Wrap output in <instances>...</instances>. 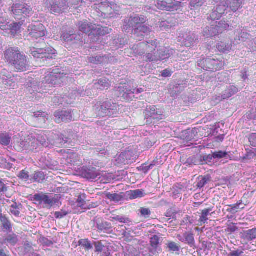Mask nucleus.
Returning <instances> with one entry per match:
<instances>
[{
    "label": "nucleus",
    "instance_id": "1",
    "mask_svg": "<svg viewBox=\"0 0 256 256\" xmlns=\"http://www.w3.org/2000/svg\"><path fill=\"white\" fill-rule=\"evenodd\" d=\"M56 50L52 47L46 48H31L28 54L32 55L36 61L42 66L51 64L52 61L56 56Z\"/></svg>",
    "mask_w": 256,
    "mask_h": 256
},
{
    "label": "nucleus",
    "instance_id": "2",
    "mask_svg": "<svg viewBox=\"0 0 256 256\" xmlns=\"http://www.w3.org/2000/svg\"><path fill=\"white\" fill-rule=\"evenodd\" d=\"M119 106L110 101L97 102L93 106V110L98 117H114L118 114Z\"/></svg>",
    "mask_w": 256,
    "mask_h": 256
},
{
    "label": "nucleus",
    "instance_id": "3",
    "mask_svg": "<svg viewBox=\"0 0 256 256\" xmlns=\"http://www.w3.org/2000/svg\"><path fill=\"white\" fill-rule=\"evenodd\" d=\"M66 74L64 73L62 68L56 67L45 76L42 84L60 85L64 82L66 78Z\"/></svg>",
    "mask_w": 256,
    "mask_h": 256
},
{
    "label": "nucleus",
    "instance_id": "4",
    "mask_svg": "<svg viewBox=\"0 0 256 256\" xmlns=\"http://www.w3.org/2000/svg\"><path fill=\"white\" fill-rule=\"evenodd\" d=\"M197 63L198 66L204 70L212 72L219 70L224 66V62L210 58H200Z\"/></svg>",
    "mask_w": 256,
    "mask_h": 256
},
{
    "label": "nucleus",
    "instance_id": "5",
    "mask_svg": "<svg viewBox=\"0 0 256 256\" xmlns=\"http://www.w3.org/2000/svg\"><path fill=\"white\" fill-rule=\"evenodd\" d=\"M44 4L48 12L54 14H62L68 8L66 0H46Z\"/></svg>",
    "mask_w": 256,
    "mask_h": 256
},
{
    "label": "nucleus",
    "instance_id": "6",
    "mask_svg": "<svg viewBox=\"0 0 256 256\" xmlns=\"http://www.w3.org/2000/svg\"><path fill=\"white\" fill-rule=\"evenodd\" d=\"M34 200L40 204H43V208H51L58 204L60 197V195L48 196L45 194H37L34 196Z\"/></svg>",
    "mask_w": 256,
    "mask_h": 256
},
{
    "label": "nucleus",
    "instance_id": "7",
    "mask_svg": "<svg viewBox=\"0 0 256 256\" xmlns=\"http://www.w3.org/2000/svg\"><path fill=\"white\" fill-rule=\"evenodd\" d=\"M229 27V24L225 21L212 23L210 26H206L203 30V35L206 38H212L222 34Z\"/></svg>",
    "mask_w": 256,
    "mask_h": 256
},
{
    "label": "nucleus",
    "instance_id": "8",
    "mask_svg": "<svg viewBox=\"0 0 256 256\" xmlns=\"http://www.w3.org/2000/svg\"><path fill=\"white\" fill-rule=\"evenodd\" d=\"M174 50L170 48H164L160 49L157 52V54L156 53L146 54V55L144 57V60L146 62H158V60H163L170 58L174 55Z\"/></svg>",
    "mask_w": 256,
    "mask_h": 256
},
{
    "label": "nucleus",
    "instance_id": "9",
    "mask_svg": "<svg viewBox=\"0 0 256 256\" xmlns=\"http://www.w3.org/2000/svg\"><path fill=\"white\" fill-rule=\"evenodd\" d=\"M164 112L163 110L158 108L155 106H147L144 114L147 122H152L154 120V123L164 118Z\"/></svg>",
    "mask_w": 256,
    "mask_h": 256
},
{
    "label": "nucleus",
    "instance_id": "10",
    "mask_svg": "<svg viewBox=\"0 0 256 256\" xmlns=\"http://www.w3.org/2000/svg\"><path fill=\"white\" fill-rule=\"evenodd\" d=\"M10 11L12 12L14 17L16 19L20 20L32 14V8L25 4H14L10 8Z\"/></svg>",
    "mask_w": 256,
    "mask_h": 256
},
{
    "label": "nucleus",
    "instance_id": "11",
    "mask_svg": "<svg viewBox=\"0 0 256 256\" xmlns=\"http://www.w3.org/2000/svg\"><path fill=\"white\" fill-rule=\"evenodd\" d=\"M99 11L101 12V16L104 18H112L114 14H119L120 7L117 4L110 2H102L99 4Z\"/></svg>",
    "mask_w": 256,
    "mask_h": 256
},
{
    "label": "nucleus",
    "instance_id": "12",
    "mask_svg": "<svg viewBox=\"0 0 256 256\" xmlns=\"http://www.w3.org/2000/svg\"><path fill=\"white\" fill-rule=\"evenodd\" d=\"M28 30L29 32L28 36L34 40L38 38H41L46 35L45 27L39 22L30 24L28 28Z\"/></svg>",
    "mask_w": 256,
    "mask_h": 256
},
{
    "label": "nucleus",
    "instance_id": "13",
    "mask_svg": "<svg viewBox=\"0 0 256 256\" xmlns=\"http://www.w3.org/2000/svg\"><path fill=\"white\" fill-rule=\"evenodd\" d=\"M180 38L182 44L187 48L193 46L198 42V36L194 32H186Z\"/></svg>",
    "mask_w": 256,
    "mask_h": 256
},
{
    "label": "nucleus",
    "instance_id": "14",
    "mask_svg": "<svg viewBox=\"0 0 256 256\" xmlns=\"http://www.w3.org/2000/svg\"><path fill=\"white\" fill-rule=\"evenodd\" d=\"M10 66L18 72H24L28 69L29 64L26 55L22 52Z\"/></svg>",
    "mask_w": 256,
    "mask_h": 256
},
{
    "label": "nucleus",
    "instance_id": "15",
    "mask_svg": "<svg viewBox=\"0 0 256 256\" xmlns=\"http://www.w3.org/2000/svg\"><path fill=\"white\" fill-rule=\"evenodd\" d=\"M83 34H76L72 30L62 32V38L65 42L70 44L82 42L83 40Z\"/></svg>",
    "mask_w": 256,
    "mask_h": 256
},
{
    "label": "nucleus",
    "instance_id": "16",
    "mask_svg": "<svg viewBox=\"0 0 256 256\" xmlns=\"http://www.w3.org/2000/svg\"><path fill=\"white\" fill-rule=\"evenodd\" d=\"M180 5V2L175 0H157L156 6L158 8L167 11L176 10Z\"/></svg>",
    "mask_w": 256,
    "mask_h": 256
},
{
    "label": "nucleus",
    "instance_id": "17",
    "mask_svg": "<svg viewBox=\"0 0 256 256\" xmlns=\"http://www.w3.org/2000/svg\"><path fill=\"white\" fill-rule=\"evenodd\" d=\"M222 4L220 2L216 8L210 14L207 18L208 20H211L212 23L215 22V20H219L225 14L228 13V8Z\"/></svg>",
    "mask_w": 256,
    "mask_h": 256
},
{
    "label": "nucleus",
    "instance_id": "18",
    "mask_svg": "<svg viewBox=\"0 0 256 256\" xmlns=\"http://www.w3.org/2000/svg\"><path fill=\"white\" fill-rule=\"evenodd\" d=\"M21 52L17 47H6L4 52V60L10 65Z\"/></svg>",
    "mask_w": 256,
    "mask_h": 256
},
{
    "label": "nucleus",
    "instance_id": "19",
    "mask_svg": "<svg viewBox=\"0 0 256 256\" xmlns=\"http://www.w3.org/2000/svg\"><path fill=\"white\" fill-rule=\"evenodd\" d=\"M116 92L118 97L125 100H132L133 98V94L130 92V87L126 84L119 86L116 88Z\"/></svg>",
    "mask_w": 256,
    "mask_h": 256
},
{
    "label": "nucleus",
    "instance_id": "20",
    "mask_svg": "<svg viewBox=\"0 0 256 256\" xmlns=\"http://www.w3.org/2000/svg\"><path fill=\"white\" fill-rule=\"evenodd\" d=\"M152 31L151 26L140 24L134 29L132 34L137 40H141L145 36H148Z\"/></svg>",
    "mask_w": 256,
    "mask_h": 256
},
{
    "label": "nucleus",
    "instance_id": "21",
    "mask_svg": "<svg viewBox=\"0 0 256 256\" xmlns=\"http://www.w3.org/2000/svg\"><path fill=\"white\" fill-rule=\"evenodd\" d=\"M80 174L82 177L92 180H95L99 176L96 168L92 166L82 167L80 170Z\"/></svg>",
    "mask_w": 256,
    "mask_h": 256
},
{
    "label": "nucleus",
    "instance_id": "22",
    "mask_svg": "<svg viewBox=\"0 0 256 256\" xmlns=\"http://www.w3.org/2000/svg\"><path fill=\"white\" fill-rule=\"evenodd\" d=\"M160 239L161 238L157 235L153 236L150 239V246L148 250L154 255H157L162 252L160 244Z\"/></svg>",
    "mask_w": 256,
    "mask_h": 256
},
{
    "label": "nucleus",
    "instance_id": "23",
    "mask_svg": "<svg viewBox=\"0 0 256 256\" xmlns=\"http://www.w3.org/2000/svg\"><path fill=\"white\" fill-rule=\"evenodd\" d=\"M54 121L56 123L68 122L72 118L71 112L70 111H56L54 113Z\"/></svg>",
    "mask_w": 256,
    "mask_h": 256
},
{
    "label": "nucleus",
    "instance_id": "24",
    "mask_svg": "<svg viewBox=\"0 0 256 256\" xmlns=\"http://www.w3.org/2000/svg\"><path fill=\"white\" fill-rule=\"evenodd\" d=\"M244 0H226L221 2V3L224 4L228 8V12L230 11L235 12L240 8H242V4Z\"/></svg>",
    "mask_w": 256,
    "mask_h": 256
},
{
    "label": "nucleus",
    "instance_id": "25",
    "mask_svg": "<svg viewBox=\"0 0 256 256\" xmlns=\"http://www.w3.org/2000/svg\"><path fill=\"white\" fill-rule=\"evenodd\" d=\"M176 238L181 242L192 247L195 244L194 234L192 232H185L183 235L178 234Z\"/></svg>",
    "mask_w": 256,
    "mask_h": 256
},
{
    "label": "nucleus",
    "instance_id": "26",
    "mask_svg": "<svg viewBox=\"0 0 256 256\" xmlns=\"http://www.w3.org/2000/svg\"><path fill=\"white\" fill-rule=\"evenodd\" d=\"M78 28L80 32L83 34H94L95 26L89 23L87 21H81L78 24Z\"/></svg>",
    "mask_w": 256,
    "mask_h": 256
},
{
    "label": "nucleus",
    "instance_id": "27",
    "mask_svg": "<svg viewBox=\"0 0 256 256\" xmlns=\"http://www.w3.org/2000/svg\"><path fill=\"white\" fill-rule=\"evenodd\" d=\"M197 133V130L196 128L188 129L182 132V137L184 142L186 143L185 144L194 140Z\"/></svg>",
    "mask_w": 256,
    "mask_h": 256
},
{
    "label": "nucleus",
    "instance_id": "28",
    "mask_svg": "<svg viewBox=\"0 0 256 256\" xmlns=\"http://www.w3.org/2000/svg\"><path fill=\"white\" fill-rule=\"evenodd\" d=\"M176 23V20L174 18H168L166 20L159 22L157 25L160 30H164L170 29L171 28L175 26Z\"/></svg>",
    "mask_w": 256,
    "mask_h": 256
},
{
    "label": "nucleus",
    "instance_id": "29",
    "mask_svg": "<svg viewBox=\"0 0 256 256\" xmlns=\"http://www.w3.org/2000/svg\"><path fill=\"white\" fill-rule=\"evenodd\" d=\"M126 44H128L127 38L119 35L114 36L110 42V45L116 48H121Z\"/></svg>",
    "mask_w": 256,
    "mask_h": 256
},
{
    "label": "nucleus",
    "instance_id": "30",
    "mask_svg": "<svg viewBox=\"0 0 256 256\" xmlns=\"http://www.w3.org/2000/svg\"><path fill=\"white\" fill-rule=\"evenodd\" d=\"M48 132H41L34 134V136L38 140L39 145L44 147L48 146Z\"/></svg>",
    "mask_w": 256,
    "mask_h": 256
},
{
    "label": "nucleus",
    "instance_id": "31",
    "mask_svg": "<svg viewBox=\"0 0 256 256\" xmlns=\"http://www.w3.org/2000/svg\"><path fill=\"white\" fill-rule=\"evenodd\" d=\"M18 242V236L14 234H10L4 237L2 240V243L6 244L7 246L9 245L11 246H15Z\"/></svg>",
    "mask_w": 256,
    "mask_h": 256
},
{
    "label": "nucleus",
    "instance_id": "32",
    "mask_svg": "<svg viewBox=\"0 0 256 256\" xmlns=\"http://www.w3.org/2000/svg\"><path fill=\"white\" fill-rule=\"evenodd\" d=\"M146 42H142L136 45L133 46L132 49L134 54L140 56H142L146 54V55L144 56V57L146 55V53H148L146 48ZM143 58L144 59V58ZM144 60L146 61L145 60Z\"/></svg>",
    "mask_w": 256,
    "mask_h": 256
},
{
    "label": "nucleus",
    "instance_id": "33",
    "mask_svg": "<svg viewBox=\"0 0 256 256\" xmlns=\"http://www.w3.org/2000/svg\"><path fill=\"white\" fill-rule=\"evenodd\" d=\"M22 24L23 20H21L18 22H12L11 24H9V26L7 30H10V33L12 35L15 36L20 32L21 26Z\"/></svg>",
    "mask_w": 256,
    "mask_h": 256
},
{
    "label": "nucleus",
    "instance_id": "34",
    "mask_svg": "<svg viewBox=\"0 0 256 256\" xmlns=\"http://www.w3.org/2000/svg\"><path fill=\"white\" fill-rule=\"evenodd\" d=\"M48 146L50 145L60 147V134H56L48 132Z\"/></svg>",
    "mask_w": 256,
    "mask_h": 256
},
{
    "label": "nucleus",
    "instance_id": "35",
    "mask_svg": "<svg viewBox=\"0 0 256 256\" xmlns=\"http://www.w3.org/2000/svg\"><path fill=\"white\" fill-rule=\"evenodd\" d=\"M94 86L96 88L100 90H108L110 84L108 80L106 78H102L96 81L94 83Z\"/></svg>",
    "mask_w": 256,
    "mask_h": 256
},
{
    "label": "nucleus",
    "instance_id": "36",
    "mask_svg": "<svg viewBox=\"0 0 256 256\" xmlns=\"http://www.w3.org/2000/svg\"><path fill=\"white\" fill-rule=\"evenodd\" d=\"M10 21L5 10L0 11V29L2 30H7Z\"/></svg>",
    "mask_w": 256,
    "mask_h": 256
},
{
    "label": "nucleus",
    "instance_id": "37",
    "mask_svg": "<svg viewBox=\"0 0 256 256\" xmlns=\"http://www.w3.org/2000/svg\"><path fill=\"white\" fill-rule=\"evenodd\" d=\"M88 62L94 64H102L108 62L107 58L104 55H96L88 58Z\"/></svg>",
    "mask_w": 256,
    "mask_h": 256
},
{
    "label": "nucleus",
    "instance_id": "38",
    "mask_svg": "<svg viewBox=\"0 0 256 256\" xmlns=\"http://www.w3.org/2000/svg\"><path fill=\"white\" fill-rule=\"evenodd\" d=\"M211 180V176L210 174L200 176L196 180V186L201 189Z\"/></svg>",
    "mask_w": 256,
    "mask_h": 256
},
{
    "label": "nucleus",
    "instance_id": "39",
    "mask_svg": "<svg viewBox=\"0 0 256 256\" xmlns=\"http://www.w3.org/2000/svg\"><path fill=\"white\" fill-rule=\"evenodd\" d=\"M0 78L2 80L3 84L8 86L9 82L13 80L12 74L6 69H2L0 73Z\"/></svg>",
    "mask_w": 256,
    "mask_h": 256
},
{
    "label": "nucleus",
    "instance_id": "40",
    "mask_svg": "<svg viewBox=\"0 0 256 256\" xmlns=\"http://www.w3.org/2000/svg\"><path fill=\"white\" fill-rule=\"evenodd\" d=\"M146 50L148 53L154 54L156 48L158 47V41L156 39H150L146 41Z\"/></svg>",
    "mask_w": 256,
    "mask_h": 256
},
{
    "label": "nucleus",
    "instance_id": "41",
    "mask_svg": "<svg viewBox=\"0 0 256 256\" xmlns=\"http://www.w3.org/2000/svg\"><path fill=\"white\" fill-rule=\"evenodd\" d=\"M238 88L234 86H230L222 93V100H226L237 93Z\"/></svg>",
    "mask_w": 256,
    "mask_h": 256
},
{
    "label": "nucleus",
    "instance_id": "42",
    "mask_svg": "<svg viewBox=\"0 0 256 256\" xmlns=\"http://www.w3.org/2000/svg\"><path fill=\"white\" fill-rule=\"evenodd\" d=\"M95 222L96 228L101 232H107L111 228V224L110 222H102L100 218L96 220Z\"/></svg>",
    "mask_w": 256,
    "mask_h": 256
},
{
    "label": "nucleus",
    "instance_id": "43",
    "mask_svg": "<svg viewBox=\"0 0 256 256\" xmlns=\"http://www.w3.org/2000/svg\"><path fill=\"white\" fill-rule=\"evenodd\" d=\"M214 156L212 152V154H204L200 156L198 159L199 164H207L211 165L214 162Z\"/></svg>",
    "mask_w": 256,
    "mask_h": 256
},
{
    "label": "nucleus",
    "instance_id": "44",
    "mask_svg": "<svg viewBox=\"0 0 256 256\" xmlns=\"http://www.w3.org/2000/svg\"><path fill=\"white\" fill-rule=\"evenodd\" d=\"M166 246L168 252L172 254H178L180 250V246L172 241H168L166 244Z\"/></svg>",
    "mask_w": 256,
    "mask_h": 256
},
{
    "label": "nucleus",
    "instance_id": "45",
    "mask_svg": "<svg viewBox=\"0 0 256 256\" xmlns=\"http://www.w3.org/2000/svg\"><path fill=\"white\" fill-rule=\"evenodd\" d=\"M134 28L138 25L144 24L147 20L146 17L142 15L134 14L130 16Z\"/></svg>",
    "mask_w": 256,
    "mask_h": 256
},
{
    "label": "nucleus",
    "instance_id": "46",
    "mask_svg": "<svg viewBox=\"0 0 256 256\" xmlns=\"http://www.w3.org/2000/svg\"><path fill=\"white\" fill-rule=\"evenodd\" d=\"M12 140L11 135L8 132L0 133V144L2 146H8Z\"/></svg>",
    "mask_w": 256,
    "mask_h": 256
},
{
    "label": "nucleus",
    "instance_id": "47",
    "mask_svg": "<svg viewBox=\"0 0 256 256\" xmlns=\"http://www.w3.org/2000/svg\"><path fill=\"white\" fill-rule=\"evenodd\" d=\"M28 150L34 152L38 149L40 146L38 140L34 136H28Z\"/></svg>",
    "mask_w": 256,
    "mask_h": 256
},
{
    "label": "nucleus",
    "instance_id": "48",
    "mask_svg": "<svg viewBox=\"0 0 256 256\" xmlns=\"http://www.w3.org/2000/svg\"><path fill=\"white\" fill-rule=\"evenodd\" d=\"M231 43H226L225 42H220L216 44V48L220 52H228L232 48Z\"/></svg>",
    "mask_w": 256,
    "mask_h": 256
},
{
    "label": "nucleus",
    "instance_id": "49",
    "mask_svg": "<svg viewBox=\"0 0 256 256\" xmlns=\"http://www.w3.org/2000/svg\"><path fill=\"white\" fill-rule=\"evenodd\" d=\"M212 211V209L210 208L204 209L202 210V215L199 220V222L200 223L201 226L207 222V220H208V216L211 215L210 212Z\"/></svg>",
    "mask_w": 256,
    "mask_h": 256
},
{
    "label": "nucleus",
    "instance_id": "50",
    "mask_svg": "<svg viewBox=\"0 0 256 256\" xmlns=\"http://www.w3.org/2000/svg\"><path fill=\"white\" fill-rule=\"evenodd\" d=\"M2 223V228L4 232H12V225L10 220L6 216L0 220Z\"/></svg>",
    "mask_w": 256,
    "mask_h": 256
},
{
    "label": "nucleus",
    "instance_id": "51",
    "mask_svg": "<svg viewBox=\"0 0 256 256\" xmlns=\"http://www.w3.org/2000/svg\"><path fill=\"white\" fill-rule=\"evenodd\" d=\"M45 176L44 172L42 171L36 172L33 176H30V181L42 183L45 180Z\"/></svg>",
    "mask_w": 256,
    "mask_h": 256
},
{
    "label": "nucleus",
    "instance_id": "52",
    "mask_svg": "<svg viewBox=\"0 0 256 256\" xmlns=\"http://www.w3.org/2000/svg\"><path fill=\"white\" fill-rule=\"evenodd\" d=\"M112 30L108 27H96L95 26L94 34H98L100 36H104L111 32Z\"/></svg>",
    "mask_w": 256,
    "mask_h": 256
},
{
    "label": "nucleus",
    "instance_id": "53",
    "mask_svg": "<svg viewBox=\"0 0 256 256\" xmlns=\"http://www.w3.org/2000/svg\"><path fill=\"white\" fill-rule=\"evenodd\" d=\"M37 84L35 81L28 83L26 85L27 91L30 94H34L36 92H38L40 88L39 86H38Z\"/></svg>",
    "mask_w": 256,
    "mask_h": 256
},
{
    "label": "nucleus",
    "instance_id": "54",
    "mask_svg": "<svg viewBox=\"0 0 256 256\" xmlns=\"http://www.w3.org/2000/svg\"><path fill=\"white\" fill-rule=\"evenodd\" d=\"M28 138L24 140H20L18 144L16 145L18 150L22 151L24 150H28Z\"/></svg>",
    "mask_w": 256,
    "mask_h": 256
},
{
    "label": "nucleus",
    "instance_id": "55",
    "mask_svg": "<svg viewBox=\"0 0 256 256\" xmlns=\"http://www.w3.org/2000/svg\"><path fill=\"white\" fill-rule=\"evenodd\" d=\"M128 196L130 200L142 198L144 196V190H131L128 192Z\"/></svg>",
    "mask_w": 256,
    "mask_h": 256
},
{
    "label": "nucleus",
    "instance_id": "56",
    "mask_svg": "<svg viewBox=\"0 0 256 256\" xmlns=\"http://www.w3.org/2000/svg\"><path fill=\"white\" fill-rule=\"evenodd\" d=\"M182 162L186 166H192L193 165H198V160L195 156L190 157L188 158L182 159Z\"/></svg>",
    "mask_w": 256,
    "mask_h": 256
},
{
    "label": "nucleus",
    "instance_id": "57",
    "mask_svg": "<svg viewBox=\"0 0 256 256\" xmlns=\"http://www.w3.org/2000/svg\"><path fill=\"white\" fill-rule=\"evenodd\" d=\"M106 196L111 201H114V202H119L122 200L124 198L122 193L119 194L108 193L106 195Z\"/></svg>",
    "mask_w": 256,
    "mask_h": 256
},
{
    "label": "nucleus",
    "instance_id": "58",
    "mask_svg": "<svg viewBox=\"0 0 256 256\" xmlns=\"http://www.w3.org/2000/svg\"><path fill=\"white\" fill-rule=\"evenodd\" d=\"M244 237L248 240H252L256 238V228L244 232Z\"/></svg>",
    "mask_w": 256,
    "mask_h": 256
},
{
    "label": "nucleus",
    "instance_id": "59",
    "mask_svg": "<svg viewBox=\"0 0 256 256\" xmlns=\"http://www.w3.org/2000/svg\"><path fill=\"white\" fill-rule=\"evenodd\" d=\"M124 254V256H136L138 255V252L134 246H128L125 248Z\"/></svg>",
    "mask_w": 256,
    "mask_h": 256
},
{
    "label": "nucleus",
    "instance_id": "60",
    "mask_svg": "<svg viewBox=\"0 0 256 256\" xmlns=\"http://www.w3.org/2000/svg\"><path fill=\"white\" fill-rule=\"evenodd\" d=\"M132 28L134 27L130 16L126 18L123 22V25L122 26V30L126 32Z\"/></svg>",
    "mask_w": 256,
    "mask_h": 256
},
{
    "label": "nucleus",
    "instance_id": "61",
    "mask_svg": "<svg viewBox=\"0 0 256 256\" xmlns=\"http://www.w3.org/2000/svg\"><path fill=\"white\" fill-rule=\"evenodd\" d=\"M214 156V158L216 160H220L222 158H228L230 156L228 153L226 152L219 150L218 152H212Z\"/></svg>",
    "mask_w": 256,
    "mask_h": 256
},
{
    "label": "nucleus",
    "instance_id": "62",
    "mask_svg": "<svg viewBox=\"0 0 256 256\" xmlns=\"http://www.w3.org/2000/svg\"><path fill=\"white\" fill-rule=\"evenodd\" d=\"M60 146H68L72 142V138L70 137L66 136L62 134H60Z\"/></svg>",
    "mask_w": 256,
    "mask_h": 256
},
{
    "label": "nucleus",
    "instance_id": "63",
    "mask_svg": "<svg viewBox=\"0 0 256 256\" xmlns=\"http://www.w3.org/2000/svg\"><path fill=\"white\" fill-rule=\"evenodd\" d=\"M238 34L236 35L235 38V40H238L240 42H244L246 40L248 39L250 35L246 32H238Z\"/></svg>",
    "mask_w": 256,
    "mask_h": 256
},
{
    "label": "nucleus",
    "instance_id": "64",
    "mask_svg": "<svg viewBox=\"0 0 256 256\" xmlns=\"http://www.w3.org/2000/svg\"><path fill=\"white\" fill-rule=\"evenodd\" d=\"M110 218L111 220L118 221L124 224H128L131 222V220L128 218L120 216H111Z\"/></svg>",
    "mask_w": 256,
    "mask_h": 256
}]
</instances>
